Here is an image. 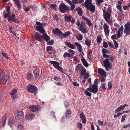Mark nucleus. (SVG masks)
I'll list each match as a JSON object with an SVG mask.
<instances>
[{"instance_id": "nucleus-46", "label": "nucleus", "mask_w": 130, "mask_h": 130, "mask_svg": "<svg viewBox=\"0 0 130 130\" xmlns=\"http://www.w3.org/2000/svg\"><path fill=\"white\" fill-rule=\"evenodd\" d=\"M71 32L69 31L66 32L64 34V38H66L67 37L71 34Z\"/></svg>"}, {"instance_id": "nucleus-17", "label": "nucleus", "mask_w": 130, "mask_h": 130, "mask_svg": "<svg viewBox=\"0 0 130 130\" xmlns=\"http://www.w3.org/2000/svg\"><path fill=\"white\" fill-rule=\"evenodd\" d=\"M80 118L82 119V122L84 123H86V117L84 115L83 112H81L79 115Z\"/></svg>"}, {"instance_id": "nucleus-24", "label": "nucleus", "mask_w": 130, "mask_h": 130, "mask_svg": "<svg viewBox=\"0 0 130 130\" xmlns=\"http://www.w3.org/2000/svg\"><path fill=\"white\" fill-rule=\"evenodd\" d=\"M83 64L86 67H87L89 66V64L87 62V61L84 58H82L81 59Z\"/></svg>"}, {"instance_id": "nucleus-30", "label": "nucleus", "mask_w": 130, "mask_h": 130, "mask_svg": "<svg viewBox=\"0 0 130 130\" xmlns=\"http://www.w3.org/2000/svg\"><path fill=\"white\" fill-rule=\"evenodd\" d=\"M7 14H6L5 12H3V16L5 18H8V17H9V15L11 14V13L10 11L7 12Z\"/></svg>"}, {"instance_id": "nucleus-60", "label": "nucleus", "mask_w": 130, "mask_h": 130, "mask_svg": "<svg viewBox=\"0 0 130 130\" xmlns=\"http://www.w3.org/2000/svg\"><path fill=\"white\" fill-rule=\"evenodd\" d=\"M127 116L126 115H125L124 116H122L121 119V122H124L125 118H126Z\"/></svg>"}, {"instance_id": "nucleus-52", "label": "nucleus", "mask_w": 130, "mask_h": 130, "mask_svg": "<svg viewBox=\"0 0 130 130\" xmlns=\"http://www.w3.org/2000/svg\"><path fill=\"white\" fill-rule=\"evenodd\" d=\"M34 73L35 78H38L39 75L38 72L37 71H34Z\"/></svg>"}, {"instance_id": "nucleus-22", "label": "nucleus", "mask_w": 130, "mask_h": 130, "mask_svg": "<svg viewBox=\"0 0 130 130\" xmlns=\"http://www.w3.org/2000/svg\"><path fill=\"white\" fill-rule=\"evenodd\" d=\"M71 111L69 109H68L67 110L65 114L66 118H70L71 115Z\"/></svg>"}, {"instance_id": "nucleus-54", "label": "nucleus", "mask_w": 130, "mask_h": 130, "mask_svg": "<svg viewBox=\"0 0 130 130\" xmlns=\"http://www.w3.org/2000/svg\"><path fill=\"white\" fill-rule=\"evenodd\" d=\"M111 39L113 40H115L114 39H115L116 40H117V39H118V38H117V36H116V35L115 34L114 35H112L111 36Z\"/></svg>"}, {"instance_id": "nucleus-57", "label": "nucleus", "mask_w": 130, "mask_h": 130, "mask_svg": "<svg viewBox=\"0 0 130 130\" xmlns=\"http://www.w3.org/2000/svg\"><path fill=\"white\" fill-rule=\"evenodd\" d=\"M98 124L99 125L103 126V121L100 120H98L97 122Z\"/></svg>"}, {"instance_id": "nucleus-51", "label": "nucleus", "mask_w": 130, "mask_h": 130, "mask_svg": "<svg viewBox=\"0 0 130 130\" xmlns=\"http://www.w3.org/2000/svg\"><path fill=\"white\" fill-rule=\"evenodd\" d=\"M82 68H84V67L82 65H78L77 66V69L79 71H80L82 69Z\"/></svg>"}, {"instance_id": "nucleus-40", "label": "nucleus", "mask_w": 130, "mask_h": 130, "mask_svg": "<svg viewBox=\"0 0 130 130\" xmlns=\"http://www.w3.org/2000/svg\"><path fill=\"white\" fill-rule=\"evenodd\" d=\"M14 123V121L12 119H9L8 122V123L9 125L11 127V125Z\"/></svg>"}, {"instance_id": "nucleus-55", "label": "nucleus", "mask_w": 130, "mask_h": 130, "mask_svg": "<svg viewBox=\"0 0 130 130\" xmlns=\"http://www.w3.org/2000/svg\"><path fill=\"white\" fill-rule=\"evenodd\" d=\"M6 121V118L5 117L3 118L2 119V123H3V126L5 125V124Z\"/></svg>"}, {"instance_id": "nucleus-12", "label": "nucleus", "mask_w": 130, "mask_h": 130, "mask_svg": "<svg viewBox=\"0 0 130 130\" xmlns=\"http://www.w3.org/2000/svg\"><path fill=\"white\" fill-rule=\"evenodd\" d=\"M23 113L22 111L19 112L15 117L16 119L17 120H21L24 118Z\"/></svg>"}, {"instance_id": "nucleus-35", "label": "nucleus", "mask_w": 130, "mask_h": 130, "mask_svg": "<svg viewBox=\"0 0 130 130\" xmlns=\"http://www.w3.org/2000/svg\"><path fill=\"white\" fill-rule=\"evenodd\" d=\"M108 58L111 62H113L115 59L114 57L113 56V55H109Z\"/></svg>"}, {"instance_id": "nucleus-33", "label": "nucleus", "mask_w": 130, "mask_h": 130, "mask_svg": "<svg viewBox=\"0 0 130 130\" xmlns=\"http://www.w3.org/2000/svg\"><path fill=\"white\" fill-rule=\"evenodd\" d=\"M50 62L54 66L57 68V62L55 61H51Z\"/></svg>"}, {"instance_id": "nucleus-36", "label": "nucleus", "mask_w": 130, "mask_h": 130, "mask_svg": "<svg viewBox=\"0 0 130 130\" xmlns=\"http://www.w3.org/2000/svg\"><path fill=\"white\" fill-rule=\"evenodd\" d=\"M122 33H121V32L118 31L117 32L116 36L117 38H119L122 35Z\"/></svg>"}, {"instance_id": "nucleus-38", "label": "nucleus", "mask_w": 130, "mask_h": 130, "mask_svg": "<svg viewBox=\"0 0 130 130\" xmlns=\"http://www.w3.org/2000/svg\"><path fill=\"white\" fill-rule=\"evenodd\" d=\"M86 24L89 27H90L92 26V24L91 23V21L89 19L86 21Z\"/></svg>"}, {"instance_id": "nucleus-14", "label": "nucleus", "mask_w": 130, "mask_h": 130, "mask_svg": "<svg viewBox=\"0 0 130 130\" xmlns=\"http://www.w3.org/2000/svg\"><path fill=\"white\" fill-rule=\"evenodd\" d=\"M29 108L32 111L35 112L40 109V108L38 106L35 105H31L29 106Z\"/></svg>"}, {"instance_id": "nucleus-9", "label": "nucleus", "mask_w": 130, "mask_h": 130, "mask_svg": "<svg viewBox=\"0 0 130 130\" xmlns=\"http://www.w3.org/2000/svg\"><path fill=\"white\" fill-rule=\"evenodd\" d=\"M86 25H80L78 27L79 30L83 33L86 34L88 32L85 26Z\"/></svg>"}, {"instance_id": "nucleus-39", "label": "nucleus", "mask_w": 130, "mask_h": 130, "mask_svg": "<svg viewBox=\"0 0 130 130\" xmlns=\"http://www.w3.org/2000/svg\"><path fill=\"white\" fill-rule=\"evenodd\" d=\"M17 92V90L15 89H13L11 92V94L12 95H14Z\"/></svg>"}, {"instance_id": "nucleus-23", "label": "nucleus", "mask_w": 130, "mask_h": 130, "mask_svg": "<svg viewBox=\"0 0 130 130\" xmlns=\"http://www.w3.org/2000/svg\"><path fill=\"white\" fill-rule=\"evenodd\" d=\"M75 44L76 45L77 47V50L80 52H81L82 50V45L77 42H75Z\"/></svg>"}, {"instance_id": "nucleus-59", "label": "nucleus", "mask_w": 130, "mask_h": 130, "mask_svg": "<svg viewBox=\"0 0 130 130\" xmlns=\"http://www.w3.org/2000/svg\"><path fill=\"white\" fill-rule=\"evenodd\" d=\"M108 88L110 89H111L112 87V83L111 82H108Z\"/></svg>"}, {"instance_id": "nucleus-18", "label": "nucleus", "mask_w": 130, "mask_h": 130, "mask_svg": "<svg viewBox=\"0 0 130 130\" xmlns=\"http://www.w3.org/2000/svg\"><path fill=\"white\" fill-rule=\"evenodd\" d=\"M111 15V13L107 12L105 14H103V17L105 20L107 19H110Z\"/></svg>"}, {"instance_id": "nucleus-58", "label": "nucleus", "mask_w": 130, "mask_h": 130, "mask_svg": "<svg viewBox=\"0 0 130 130\" xmlns=\"http://www.w3.org/2000/svg\"><path fill=\"white\" fill-rule=\"evenodd\" d=\"M69 53L67 52H65L63 55V57L64 58H66L67 56L69 57Z\"/></svg>"}, {"instance_id": "nucleus-21", "label": "nucleus", "mask_w": 130, "mask_h": 130, "mask_svg": "<svg viewBox=\"0 0 130 130\" xmlns=\"http://www.w3.org/2000/svg\"><path fill=\"white\" fill-rule=\"evenodd\" d=\"M65 43L66 45L72 49H74L75 48L74 45L69 42H65Z\"/></svg>"}, {"instance_id": "nucleus-48", "label": "nucleus", "mask_w": 130, "mask_h": 130, "mask_svg": "<svg viewBox=\"0 0 130 130\" xmlns=\"http://www.w3.org/2000/svg\"><path fill=\"white\" fill-rule=\"evenodd\" d=\"M107 22L109 25H110V24L112 23V19H107L105 20Z\"/></svg>"}, {"instance_id": "nucleus-10", "label": "nucleus", "mask_w": 130, "mask_h": 130, "mask_svg": "<svg viewBox=\"0 0 130 130\" xmlns=\"http://www.w3.org/2000/svg\"><path fill=\"white\" fill-rule=\"evenodd\" d=\"M34 36L36 40L40 42H42V41L43 39L42 36L37 32H36L35 33Z\"/></svg>"}, {"instance_id": "nucleus-6", "label": "nucleus", "mask_w": 130, "mask_h": 130, "mask_svg": "<svg viewBox=\"0 0 130 130\" xmlns=\"http://www.w3.org/2000/svg\"><path fill=\"white\" fill-rule=\"evenodd\" d=\"M103 63L104 66L106 71H108V69L111 68H112V65L108 59H106L103 61Z\"/></svg>"}, {"instance_id": "nucleus-64", "label": "nucleus", "mask_w": 130, "mask_h": 130, "mask_svg": "<svg viewBox=\"0 0 130 130\" xmlns=\"http://www.w3.org/2000/svg\"><path fill=\"white\" fill-rule=\"evenodd\" d=\"M103 45L105 48H107L108 47V44L106 42H104L103 43Z\"/></svg>"}, {"instance_id": "nucleus-47", "label": "nucleus", "mask_w": 130, "mask_h": 130, "mask_svg": "<svg viewBox=\"0 0 130 130\" xmlns=\"http://www.w3.org/2000/svg\"><path fill=\"white\" fill-rule=\"evenodd\" d=\"M116 7L118 9L120 12H121L122 11V7L120 5L117 4V5Z\"/></svg>"}, {"instance_id": "nucleus-15", "label": "nucleus", "mask_w": 130, "mask_h": 130, "mask_svg": "<svg viewBox=\"0 0 130 130\" xmlns=\"http://www.w3.org/2000/svg\"><path fill=\"white\" fill-rule=\"evenodd\" d=\"M35 117L34 114H27L25 117L26 119L28 120H31L33 119Z\"/></svg>"}, {"instance_id": "nucleus-8", "label": "nucleus", "mask_w": 130, "mask_h": 130, "mask_svg": "<svg viewBox=\"0 0 130 130\" xmlns=\"http://www.w3.org/2000/svg\"><path fill=\"white\" fill-rule=\"evenodd\" d=\"M124 32L125 34V35H129L130 33V23L127 22L124 25Z\"/></svg>"}, {"instance_id": "nucleus-29", "label": "nucleus", "mask_w": 130, "mask_h": 130, "mask_svg": "<svg viewBox=\"0 0 130 130\" xmlns=\"http://www.w3.org/2000/svg\"><path fill=\"white\" fill-rule=\"evenodd\" d=\"M72 17L71 15L69 16H66L64 17V19L67 22H70L71 20Z\"/></svg>"}, {"instance_id": "nucleus-61", "label": "nucleus", "mask_w": 130, "mask_h": 130, "mask_svg": "<svg viewBox=\"0 0 130 130\" xmlns=\"http://www.w3.org/2000/svg\"><path fill=\"white\" fill-rule=\"evenodd\" d=\"M71 5V10L73 11V10L75 8V4H70Z\"/></svg>"}, {"instance_id": "nucleus-27", "label": "nucleus", "mask_w": 130, "mask_h": 130, "mask_svg": "<svg viewBox=\"0 0 130 130\" xmlns=\"http://www.w3.org/2000/svg\"><path fill=\"white\" fill-rule=\"evenodd\" d=\"M80 76H83L86 73V69L84 68H82V69L80 71Z\"/></svg>"}, {"instance_id": "nucleus-19", "label": "nucleus", "mask_w": 130, "mask_h": 130, "mask_svg": "<svg viewBox=\"0 0 130 130\" xmlns=\"http://www.w3.org/2000/svg\"><path fill=\"white\" fill-rule=\"evenodd\" d=\"M64 34H63L62 32L60 31V30L57 28V35L60 38H64Z\"/></svg>"}, {"instance_id": "nucleus-45", "label": "nucleus", "mask_w": 130, "mask_h": 130, "mask_svg": "<svg viewBox=\"0 0 130 130\" xmlns=\"http://www.w3.org/2000/svg\"><path fill=\"white\" fill-rule=\"evenodd\" d=\"M127 105L125 104L124 105H121L119 107L121 110H123Z\"/></svg>"}, {"instance_id": "nucleus-31", "label": "nucleus", "mask_w": 130, "mask_h": 130, "mask_svg": "<svg viewBox=\"0 0 130 130\" xmlns=\"http://www.w3.org/2000/svg\"><path fill=\"white\" fill-rule=\"evenodd\" d=\"M77 39L78 40H80L82 39L83 36L80 34H78L76 36Z\"/></svg>"}, {"instance_id": "nucleus-43", "label": "nucleus", "mask_w": 130, "mask_h": 130, "mask_svg": "<svg viewBox=\"0 0 130 130\" xmlns=\"http://www.w3.org/2000/svg\"><path fill=\"white\" fill-rule=\"evenodd\" d=\"M105 84L104 83H102L101 87L103 90H105L107 89V88H106L105 87Z\"/></svg>"}, {"instance_id": "nucleus-7", "label": "nucleus", "mask_w": 130, "mask_h": 130, "mask_svg": "<svg viewBox=\"0 0 130 130\" xmlns=\"http://www.w3.org/2000/svg\"><path fill=\"white\" fill-rule=\"evenodd\" d=\"M83 6L88 10H89L91 12L93 13L95 10V6L92 3H90L88 4H86Z\"/></svg>"}, {"instance_id": "nucleus-53", "label": "nucleus", "mask_w": 130, "mask_h": 130, "mask_svg": "<svg viewBox=\"0 0 130 130\" xmlns=\"http://www.w3.org/2000/svg\"><path fill=\"white\" fill-rule=\"evenodd\" d=\"M57 70L59 71H60L62 73H63V69L61 66H59L58 67V69L57 68Z\"/></svg>"}, {"instance_id": "nucleus-42", "label": "nucleus", "mask_w": 130, "mask_h": 130, "mask_svg": "<svg viewBox=\"0 0 130 130\" xmlns=\"http://www.w3.org/2000/svg\"><path fill=\"white\" fill-rule=\"evenodd\" d=\"M96 4L98 6L100 5V4L103 2V0H96Z\"/></svg>"}, {"instance_id": "nucleus-25", "label": "nucleus", "mask_w": 130, "mask_h": 130, "mask_svg": "<svg viewBox=\"0 0 130 130\" xmlns=\"http://www.w3.org/2000/svg\"><path fill=\"white\" fill-rule=\"evenodd\" d=\"M50 6L52 9L55 11L56 10L57 6L56 4H51L50 5Z\"/></svg>"}, {"instance_id": "nucleus-4", "label": "nucleus", "mask_w": 130, "mask_h": 130, "mask_svg": "<svg viewBox=\"0 0 130 130\" xmlns=\"http://www.w3.org/2000/svg\"><path fill=\"white\" fill-rule=\"evenodd\" d=\"M8 78V76L7 75H5L3 72H0V79L3 85L6 84Z\"/></svg>"}, {"instance_id": "nucleus-16", "label": "nucleus", "mask_w": 130, "mask_h": 130, "mask_svg": "<svg viewBox=\"0 0 130 130\" xmlns=\"http://www.w3.org/2000/svg\"><path fill=\"white\" fill-rule=\"evenodd\" d=\"M98 72L99 74L105 77L106 75L105 72L102 69H99L98 70Z\"/></svg>"}, {"instance_id": "nucleus-34", "label": "nucleus", "mask_w": 130, "mask_h": 130, "mask_svg": "<svg viewBox=\"0 0 130 130\" xmlns=\"http://www.w3.org/2000/svg\"><path fill=\"white\" fill-rule=\"evenodd\" d=\"M92 0H86L85 2L82 4L83 5H85L86 4H88L90 3H92Z\"/></svg>"}, {"instance_id": "nucleus-5", "label": "nucleus", "mask_w": 130, "mask_h": 130, "mask_svg": "<svg viewBox=\"0 0 130 130\" xmlns=\"http://www.w3.org/2000/svg\"><path fill=\"white\" fill-rule=\"evenodd\" d=\"M36 24L38 25V26L35 27L37 30L41 33H44L45 31L42 24L38 22H36Z\"/></svg>"}, {"instance_id": "nucleus-13", "label": "nucleus", "mask_w": 130, "mask_h": 130, "mask_svg": "<svg viewBox=\"0 0 130 130\" xmlns=\"http://www.w3.org/2000/svg\"><path fill=\"white\" fill-rule=\"evenodd\" d=\"M15 14H13L12 15H10L8 17L7 19L8 21L12 20L13 22L18 23L19 21L15 18Z\"/></svg>"}, {"instance_id": "nucleus-32", "label": "nucleus", "mask_w": 130, "mask_h": 130, "mask_svg": "<svg viewBox=\"0 0 130 130\" xmlns=\"http://www.w3.org/2000/svg\"><path fill=\"white\" fill-rule=\"evenodd\" d=\"M113 42L115 45V46H113V48H117L119 45L118 43L115 40H113Z\"/></svg>"}, {"instance_id": "nucleus-1", "label": "nucleus", "mask_w": 130, "mask_h": 130, "mask_svg": "<svg viewBox=\"0 0 130 130\" xmlns=\"http://www.w3.org/2000/svg\"><path fill=\"white\" fill-rule=\"evenodd\" d=\"M99 80L98 79H95L94 82V84L91 87V84H90L89 88L87 89L86 90L96 94L98 91V85L99 83Z\"/></svg>"}, {"instance_id": "nucleus-49", "label": "nucleus", "mask_w": 130, "mask_h": 130, "mask_svg": "<svg viewBox=\"0 0 130 130\" xmlns=\"http://www.w3.org/2000/svg\"><path fill=\"white\" fill-rule=\"evenodd\" d=\"M52 50V48L51 46H48L46 48V51L47 52Z\"/></svg>"}, {"instance_id": "nucleus-62", "label": "nucleus", "mask_w": 130, "mask_h": 130, "mask_svg": "<svg viewBox=\"0 0 130 130\" xmlns=\"http://www.w3.org/2000/svg\"><path fill=\"white\" fill-rule=\"evenodd\" d=\"M2 55L5 57L7 59H9V57L8 56L7 54L3 52L2 53Z\"/></svg>"}, {"instance_id": "nucleus-63", "label": "nucleus", "mask_w": 130, "mask_h": 130, "mask_svg": "<svg viewBox=\"0 0 130 130\" xmlns=\"http://www.w3.org/2000/svg\"><path fill=\"white\" fill-rule=\"evenodd\" d=\"M85 93L86 95L89 97H90L91 96L92 94L90 92L87 91H86Z\"/></svg>"}, {"instance_id": "nucleus-41", "label": "nucleus", "mask_w": 130, "mask_h": 130, "mask_svg": "<svg viewBox=\"0 0 130 130\" xmlns=\"http://www.w3.org/2000/svg\"><path fill=\"white\" fill-rule=\"evenodd\" d=\"M83 76H84V77L83 78L85 79H87L89 76V74L88 73H86Z\"/></svg>"}, {"instance_id": "nucleus-50", "label": "nucleus", "mask_w": 130, "mask_h": 130, "mask_svg": "<svg viewBox=\"0 0 130 130\" xmlns=\"http://www.w3.org/2000/svg\"><path fill=\"white\" fill-rule=\"evenodd\" d=\"M15 4L17 6V7L18 9L19 10L21 8V6L20 3V2H19Z\"/></svg>"}, {"instance_id": "nucleus-11", "label": "nucleus", "mask_w": 130, "mask_h": 130, "mask_svg": "<svg viewBox=\"0 0 130 130\" xmlns=\"http://www.w3.org/2000/svg\"><path fill=\"white\" fill-rule=\"evenodd\" d=\"M104 32L106 35H108L109 34V26L107 23H104L103 26Z\"/></svg>"}, {"instance_id": "nucleus-44", "label": "nucleus", "mask_w": 130, "mask_h": 130, "mask_svg": "<svg viewBox=\"0 0 130 130\" xmlns=\"http://www.w3.org/2000/svg\"><path fill=\"white\" fill-rule=\"evenodd\" d=\"M102 54H106V53H108V50L104 48H103L102 50Z\"/></svg>"}, {"instance_id": "nucleus-2", "label": "nucleus", "mask_w": 130, "mask_h": 130, "mask_svg": "<svg viewBox=\"0 0 130 130\" xmlns=\"http://www.w3.org/2000/svg\"><path fill=\"white\" fill-rule=\"evenodd\" d=\"M59 8V11L61 13H64L67 12V13H69V8L64 4L63 3L60 4Z\"/></svg>"}, {"instance_id": "nucleus-28", "label": "nucleus", "mask_w": 130, "mask_h": 130, "mask_svg": "<svg viewBox=\"0 0 130 130\" xmlns=\"http://www.w3.org/2000/svg\"><path fill=\"white\" fill-rule=\"evenodd\" d=\"M91 41L90 40H89L88 39H86L85 41L86 44L88 46H90L91 45Z\"/></svg>"}, {"instance_id": "nucleus-26", "label": "nucleus", "mask_w": 130, "mask_h": 130, "mask_svg": "<svg viewBox=\"0 0 130 130\" xmlns=\"http://www.w3.org/2000/svg\"><path fill=\"white\" fill-rule=\"evenodd\" d=\"M43 36L44 39L46 41H47L50 39V37L46 34H43Z\"/></svg>"}, {"instance_id": "nucleus-20", "label": "nucleus", "mask_w": 130, "mask_h": 130, "mask_svg": "<svg viewBox=\"0 0 130 130\" xmlns=\"http://www.w3.org/2000/svg\"><path fill=\"white\" fill-rule=\"evenodd\" d=\"M75 10L77 11V13L79 16H82L83 14L82 10L81 8L80 7L76 8Z\"/></svg>"}, {"instance_id": "nucleus-37", "label": "nucleus", "mask_w": 130, "mask_h": 130, "mask_svg": "<svg viewBox=\"0 0 130 130\" xmlns=\"http://www.w3.org/2000/svg\"><path fill=\"white\" fill-rule=\"evenodd\" d=\"M102 40V38L100 36H98L97 37L96 40L98 43H101Z\"/></svg>"}, {"instance_id": "nucleus-56", "label": "nucleus", "mask_w": 130, "mask_h": 130, "mask_svg": "<svg viewBox=\"0 0 130 130\" xmlns=\"http://www.w3.org/2000/svg\"><path fill=\"white\" fill-rule=\"evenodd\" d=\"M23 126L21 124H19L18 126V130H21Z\"/></svg>"}, {"instance_id": "nucleus-3", "label": "nucleus", "mask_w": 130, "mask_h": 130, "mask_svg": "<svg viewBox=\"0 0 130 130\" xmlns=\"http://www.w3.org/2000/svg\"><path fill=\"white\" fill-rule=\"evenodd\" d=\"M27 91L32 94L36 93L37 89L35 86L32 85H29L27 86Z\"/></svg>"}]
</instances>
